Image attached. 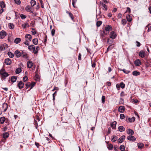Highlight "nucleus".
Masks as SVG:
<instances>
[{"instance_id":"obj_64","label":"nucleus","mask_w":151,"mask_h":151,"mask_svg":"<svg viewBox=\"0 0 151 151\" xmlns=\"http://www.w3.org/2000/svg\"><path fill=\"white\" fill-rule=\"evenodd\" d=\"M124 96V93L123 91H122L120 94V96Z\"/></svg>"},{"instance_id":"obj_12","label":"nucleus","mask_w":151,"mask_h":151,"mask_svg":"<svg viewBox=\"0 0 151 151\" xmlns=\"http://www.w3.org/2000/svg\"><path fill=\"white\" fill-rule=\"evenodd\" d=\"M118 110L120 112L123 113L125 111V108L123 106H120Z\"/></svg>"},{"instance_id":"obj_31","label":"nucleus","mask_w":151,"mask_h":151,"mask_svg":"<svg viewBox=\"0 0 151 151\" xmlns=\"http://www.w3.org/2000/svg\"><path fill=\"white\" fill-rule=\"evenodd\" d=\"M107 147L109 150H111L113 148V145L112 144H109L107 145Z\"/></svg>"},{"instance_id":"obj_53","label":"nucleus","mask_w":151,"mask_h":151,"mask_svg":"<svg viewBox=\"0 0 151 151\" xmlns=\"http://www.w3.org/2000/svg\"><path fill=\"white\" fill-rule=\"evenodd\" d=\"M20 16L22 19H25L26 17V16L25 15H24L23 14H21Z\"/></svg>"},{"instance_id":"obj_39","label":"nucleus","mask_w":151,"mask_h":151,"mask_svg":"<svg viewBox=\"0 0 151 151\" xmlns=\"http://www.w3.org/2000/svg\"><path fill=\"white\" fill-rule=\"evenodd\" d=\"M21 71L22 70L20 68H18L16 70V73L17 74H18L20 73L21 72Z\"/></svg>"},{"instance_id":"obj_25","label":"nucleus","mask_w":151,"mask_h":151,"mask_svg":"<svg viewBox=\"0 0 151 151\" xmlns=\"http://www.w3.org/2000/svg\"><path fill=\"white\" fill-rule=\"evenodd\" d=\"M126 19L129 22L132 21V17L129 14L127 15L126 17Z\"/></svg>"},{"instance_id":"obj_55","label":"nucleus","mask_w":151,"mask_h":151,"mask_svg":"<svg viewBox=\"0 0 151 151\" xmlns=\"http://www.w3.org/2000/svg\"><path fill=\"white\" fill-rule=\"evenodd\" d=\"M120 118L121 119H123L125 117V116L123 114H120Z\"/></svg>"},{"instance_id":"obj_49","label":"nucleus","mask_w":151,"mask_h":151,"mask_svg":"<svg viewBox=\"0 0 151 151\" xmlns=\"http://www.w3.org/2000/svg\"><path fill=\"white\" fill-rule=\"evenodd\" d=\"M122 70L124 73H126V74H128L130 72V71H129L125 69H123L122 70Z\"/></svg>"},{"instance_id":"obj_16","label":"nucleus","mask_w":151,"mask_h":151,"mask_svg":"<svg viewBox=\"0 0 151 151\" xmlns=\"http://www.w3.org/2000/svg\"><path fill=\"white\" fill-rule=\"evenodd\" d=\"M40 50V47L39 46H37L36 47V48L35 47V50L33 51V52L35 54H37L39 50Z\"/></svg>"},{"instance_id":"obj_41","label":"nucleus","mask_w":151,"mask_h":151,"mask_svg":"<svg viewBox=\"0 0 151 151\" xmlns=\"http://www.w3.org/2000/svg\"><path fill=\"white\" fill-rule=\"evenodd\" d=\"M102 22L101 21H99L97 22L96 25L97 27H99L102 24Z\"/></svg>"},{"instance_id":"obj_47","label":"nucleus","mask_w":151,"mask_h":151,"mask_svg":"<svg viewBox=\"0 0 151 151\" xmlns=\"http://www.w3.org/2000/svg\"><path fill=\"white\" fill-rule=\"evenodd\" d=\"M123 103H124V99L122 98H120V101L119 102V104H122Z\"/></svg>"},{"instance_id":"obj_38","label":"nucleus","mask_w":151,"mask_h":151,"mask_svg":"<svg viewBox=\"0 0 151 151\" xmlns=\"http://www.w3.org/2000/svg\"><path fill=\"white\" fill-rule=\"evenodd\" d=\"M8 55L10 58H12L14 56V55L13 53L10 52H8Z\"/></svg>"},{"instance_id":"obj_19","label":"nucleus","mask_w":151,"mask_h":151,"mask_svg":"<svg viewBox=\"0 0 151 151\" xmlns=\"http://www.w3.org/2000/svg\"><path fill=\"white\" fill-rule=\"evenodd\" d=\"M100 4L103 6V8H102L103 10H105V11H107V7L106 5L104 4L102 2H100Z\"/></svg>"},{"instance_id":"obj_51","label":"nucleus","mask_w":151,"mask_h":151,"mask_svg":"<svg viewBox=\"0 0 151 151\" xmlns=\"http://www.w3.org/2000/svg\"><path fill=\"white\" fill-rule=\"evenodd\" d=\"M105 96H102L101 100L102 103L103 104H104L105 102Z\"/></svg>"},{"instance_id":"obj_21","label":"nucleus","mask_w":151,"mask_h":151,"mask_svg":"<svg viewBox=\"0 0 151 151\" xmlns=\"http://www.w3.org/2000/svg\"><path fill=\"white\" fill-rule=\"evenodd\" d=\"M127 133L129 134L132 135L134 134V132L132 129H129L127 130Z\"/></svg>"},{"instance_id":"obj_27","label":"nucleus","mask_w":151,"mask_h":151,"mask_svg":"<svg viewBox=\"0 0 151 151\" xmlns=\"http://www.w3.org/2000/svg\"><path fill=\"white\" fill-rule=\"evenodd\" d=\"M32 42L33 44L36 45H37L38 43V40L37 38L33 39L32 40Z\"/></svg>"},{"instance_id":"obj_22","label":"nucleus","mask_w":151,"mask_h":151,"mask_svg":"<svg viewBox=\"0 0 151 151\" xmlns=\"http://www.w3.org/2000/svg\"><path fill=\"white\" fill-rule=\"evenodd\" d=\"M9 136V134L8 132H6L4 133L3 134V137L4 139H6Z\"/></svg>"},{"instance_id":"obj_28","label":"nucleus","mask_w":151,"mask_h":151,"mask_svg":"<svg viewBox=\"0 0 151 151\" xmlns=\"http://www.w3.org/2000/svg\"><path fill=\"white\" fill-rule=\"evenodd\" d=\"M66 13L69 14V17L71 18L72 20H73L74 19V17L73 14L71 12H69L68 11H67L66 12Z\"/></svg>"},{"instance_id":"obj_60","label":"nucleus","mask_w":151,"mask_h":151,"mask_svg":"<svg viewBox=\"0 0 151 151\" xmlns=\"http://www.w3.org/2000/svg\"><path fill=\"white\" fill-rule=\"evenodd\" d=\"M126 12H128L129 13H130V9L129 7H127V9Z\"/></svg>"},{"instance_id":"obj_62","label":"nucleus","mask_w":151,"mask_h":151,"mask_svg":"<svg viewBox=\"0 0 151 151\" xmlns=\"http://www.w3.org/2000/svg\"><path fill=\"white\" fill-rule=\"evenodd\" d=\"M105 35H107V34L105 33V32L104 31L103 32V33L101 35V36L102 37V38H103V37H104L105 36H104Z\"/></svg>"},{"instance_id":"obj_8","label":"nucleus","mask_w":151,"mask_h":151,"mask_svg":"<svg viewBox=\"0 0 151 151\" xmlns=\"http://www.w3.org/2000/svg\"><path fill=\"white\" fill-rule=\"evenodd\" d=\"M24 85V83L22 81H21L19 82L18 83L17 86L19 89H21L23 87V86Z\"/></svg>"},{"instance_id":"obj_6","label":"nucleus","mask_w":151,"mask_h":151,"mask_svg":"<svg viewBox=\"0 0 151 151\" xmlns=\"http://www.w3.org/2000/svg\"><path fill=\"white\" fill-rule=\"evenodd\" d=\"M125 138V136L124 135H123L121 136L120 138L118 140V142L119 143H121L122 142Z\"/></svg>"},{"instance_id":"obj_26","label":"nucleus","mask_w":151,"mask_h":151,"mask_svg":"<svg viewBox=\"0 0 151 151\" xmlns=\"http://www.w3.org/2000/svg\"><path fill=\"white\" fill-rule=\"evenodd\" d=\"M5 120V118L4 117L0 118V123L3 124Z\"/></svg>"},{"instance_id":"obj_11","label":"nucleus","mask_w":151,"mask_h":151,"mask_svg":"<svg viewBox=\"0 0 151 151\" xmlns=\"http://www.w3.org/2000/svg\"><path fill=\"white\" fill-rule=\"evenodd\" d=\"M14 54L17 58L19 57L22 55L21 53L18 50L15 51Z\"/></svg>"},{"instance_id":"obj_56","label":"nucleus","mask_w":151,"mask_h":151,"mask_svg":"<svg viewBox=\"0 0 151 151\" xmlns=\"http://www.w3.org/2000/svg\"><path fill=\"white\" fill-rule=\"evenodd\" d=\"M28 79L27 77V76H25L23 77V81L24 82H26V80Z\"/></svg>"},{"instance_id":"obj_63","label":"nucleus","mask_w":151,"mask_h":151,"mask_svg":"<svg viewBox=\"0 0 151 151\" xmlns=\"http://www.w3.org/2000/svg\"><path fill=\"white\" fill-rule=\"evenodd\" d=\"M116 88L119 90L120 88V85H119L118 84H117L116 85Z\"/></svg>"},{"instance_id":"obj_52","label":"nucleus","mask_w":151,"mask_h":151,"mask_svg":"<svg viewBox=\"0 0 151 151\" xmlns=\"http://www.w3.org/2000/svg\"><path fill=\"white\" fill-rule=\"evenodd\" d=\"M15 3L17 4H19L21 3L20 0H14Z\"/></svg>"},{"instance_id":"obj_15","label":"nucleus","mask_w":151,"mask_h":151,"mask_svg":"<svg viewBox=\"0 0 151 151\" xmlns=\"http://www.w3.org/2000/svg\"><path fill=\"white\" fill-rule=\"evenodd\" d=\"M33 65V63L31 61H29L27 63V67L29 68H31Z\"/></svg>"},{"instance_id":"obj_7","label":"nucleus","mask_w":151,"mask_h":151,"mask_svg":"<svg viewBox=\"0 0 151 151\" xmlns=\"http://www.w3.org/2000/svg\"><path fill=\"white\" fill-rule=\"evenodd\" d=\"M7 48V45L6 44L4 43L1 45L0 48L1 50H4Z\"/></svg>"},{"instance_id":"obj_17","label":"nucleus","mask_w":151,"mask_h":151,"mask_svg":"<svg viewBox=\"0 0 151 151\" xmlns=\"http://www.w3.org/2000/svg\"><path fill=\"white\" fill-rule=\"evenodd\" d=\"M105 29L106 31H110L112 30V27L111 25H108L105 27Z\"/></svg>"},{"instance_id":"obj_2","label":"nucleus","mask_w":151,"mask_h":151,"mask_svg":"<svg viewBox=\"0 0 151 151\" xmlns=\"http://www.w3.org/2000/svg\"><path fill=\"white\" fill-rule=\"evenodd\" d=\"M7 33L4 30H2L0 32V38L1 39H3L7 35Z\"/></svg>"},{"instance_id":"obj_20","label":"nucleus","mask_w":151,"mask_h":151,"mask_svg":"<svg viewBox=\"0 0 151 151\" xmlns=\"http://www.w3.org/2000/svg\"><path fill=\"white\" fill-rule=\"evenodd\" d=\"M118 129L121 132L124 131L125 130V129L124 127L122 126H121L119 127Z\"/></svg>"},{"instance_id":"obj_18","label":"nucleus","mask_w":151,"mask_h":151,"mask_svg":"<svg viewBox=\"0 0 151 151\" xmlns=\"http://www.w3.org/2000/svg\"><path fill=\"white\" fill-rule=\"evenodd\" d=\"M35 46L34 45H29V46L28 47V48L29 50L32 51V50L33 51V50H35Z\"/></svg>"},{"instance_id":"obj_48","label":"nucleus","mask_w":151,"mask_h":151,"mask_svg":"<svg viewBox=\"0 0 151 151\" xmlns=\"http://www.w3.org/2000/svg\"><path fill=\"white\" fill-rule=\"evenodd\" d=\"M31 87L30 88V89H32L33 88V87L34 86H35V83L34 82H32L31 83Z\"/></svg>"},{"instance_id":"obj_29","label":"nucleus","mask_w":151,"mask_h":151,"mask_svg":"<svg viewBox=\"0 0 151 151\" xmlns=\"http://www.w3.org/2000/svg\"><path fill=\"white\" fill-rule=\"evenodd\" d=\"M8 26L10 29H13L14 28V25L12 23H9Z\"/></svg>"},{"instance_id":"obj_35","label":"nucleus","mask_w":151,"mask_h":151,"mask_svg":"<svg viewBox=\"0 0 151 151\" xmlns=\"http://www.w3.org/2000/svg\"><path fill=\"white\" fill-rule=\"evenodd\" d=\"M113 138L111 139V141L113 142H115L117 139L118 137L116 136H113Z\"/></svg>"},{"instance_id":"obj_57","label":"nucleus","mask_w":151,"mask_h":151,"mask_svg":"<svg viewBox=\"0 0 151 151\" xmlns=\"http://www.w3.org/2000/svg\"><path fill=\"white\" fill-rule=\"evenodd\" d=\"M55 30L54 29H53L51 31V33L52 35V36H53L54 35L55 33Z\"/></svg>"},{"instance_id":"obj_10","label":"nucleus","mask_w":151,"mask_h":151,"mask_svg":"<svg viewBox=\"0 0 151 151\" xmlns=\"http://www.w3.org/2000/svg\"><path fill=\"white\" fill-rule=\"evenodd\" d=\"M139 56L141 58H144L145 56V52L141 51L139 53Z\"/></svg>"},{"instance_id":"obj_40","label":"nucleus","mask_w":151,"mask_h":151,"mask_svg":"<svg viewBox=\"0 0 151 151\" xmlns=\"http://www.w3.org/2000/svg\"><path fill=\"white\" fill-rule=\"evenodd\" d=\"M119 149L121 151H124L125 150V147L123 145H121L119 147Z\"/></svg>"},{"instance_id":"obj_42","label":"nucleus","mask_w":151,"mask_h":151,"mask_svg":"<svg viewBox=\"0 0 151 151\" xmlns=\"http://www.w3.org/2000/svg\"><path fill=\"white\" fill-rule=\"evenodd\" d=\"M120 87L122 88H124L125 87V85L123 82H121L120 83Z\"/></svg>"},{"instance_id":"obj_13","label":"nucleus","mask_w":151,"mask_h":151,"mask_svg":"<svg viewBox=\"0 0 151 151\" xmlns=\"http://www.w3.org/2000/svg\"><path fill=\"white\" fill-rule=\"evenodd\" d=\"M117 122L116 121H114L113 122L110 124L111 127L113 129H116V127Z\"/></svg>"},{"instance_id":"obj_37","label":"nucleus","mask_w":151,"mask_h":151,"mask_svg":"<svg viewBox=\"0 0 151 151\" xmlns=\"http://www.w3.org/2000/svg\"><path fill=\"white\" fill-rule=\"evenodd\" d=\"M0 6L1 9H3L5 6V4L4 2L2 1L1 2Z\"/></svg>"},{"instance_id":"obj_36","label":"nucleus","mask_w":151,"mask_h":151,"mask_svg":"<svg viewBox=\"0 0 151 151\" xmlns=\"http://www.w3.org/2000/svg\"><path fill=\"white\" fill-rule=\"evenodd\" d=\"M31 6H33L36 4V1L34 0H31L30 1Z\"/></svg>"},{"instance_id":"obj_5","label":"nucleus","mask_w":151,"mask_h":151,"mask_svg":"<svg viewBox=\"0 0 151 151\" xmlns=\"http://www.w3.org/2000/svg\"><path fill=\"white\" fill-rule=\"evenodd\" d=\"M116 37V35L115 32L114 31H112L111 32L110 34V37L111 38L114 39Z\"/></svg>"},{"instance_id":"obj_54","label":"nucleus","mask_w":151,"mask_h":151,"mask_svg":"<svg viewBox=\"0 0 151 151\" xmlns=\"http://www.w3.org/2000/svg\"><path fill=\"white\" fill-rule=\"evenodd\" d=\"M77 0H72V5L74 7H75V4Z\"/></svg>"},{"instance_id":"obj_50","label":"nucleus","mask_w":151,"mask_h":151,"mask_svg":"<svg viewBox=\"0 0 151 151\" xmlns=\"http://www.w3.org/2000/svg\"><path fill=\"white\" fill-rule=\"evenodd\" d=\"M113 46H112V45H110L107 48V51H108L109 50L112 49L113 48Z\"/></svg>"},{"instance_id":"obj_32","label":"nucleus","mask_w":151,"mask_h":151,"mask_svg":"<svg viewBox=\"0 0 151 151\" xmlns=\"http://www.w3.org/2000/svg\"><path fill=\"white\" fill-rule=\"evenodd\" d=\"M3 108L5 107V109H4V111H6L8 108V105L6 103H4L3 104Z\"/></svg>"},{"instance_id":"obj_45","label":"nucleus","mask_w":151,"mask_h":151,"mask_svg":"<svg viewBox=\"0 0 151 151\" xmlns=\"http://www.w3.org/2000/svg\"><path fill=\"white\" fill-rule=\"evenodd\" d=\"M127 22L126 20L125 19H123L122 20V23L124 25L126 24Z\"/></svg>"},{"instance_id":"obj_34","label":"nucleus","mask_w":151,"mask_h":151,"mask_svg":"<svg viewBox=\"0 0 151 151\" xmlns=\"http://www.w3.org/2000/svg\"><path fill=\"white\" fill-rule=\"evenodd\" d=\"M135 118L134 117H133L132 118H129V121L128 122H133L135 121Z\"/></svg>"},{"instance_id":"obj_30","label":"nucleus","mask_w":151,"mask_h":151,"mask_svg":"<svg viewBox=\"0 0 151 151\" xmlns=\"http://www.w3.org/2000/svg\"><path fill=\"white\" fill-rule=\"evenodd\" d=\"M132 74L134 76H137L139 75L140 73L136 71H134L133 72Z\"/></svg>"},{"instance_id":"obj_1","label":"nucleus","mask_w":151,"mask_h":151,"mask_svg":"<svg viewBox=\"0 0 151 151\" xmlns=\"http://www.w3.org/2000/svg\"><path fill=\"white\" fill-rule=\"evenodd\" d=\"M0 74L2 78L7 77L9 76V74L6 72L5 71V70L2 69L0 70Z\"/></svg>"},{"instance_id":"obj_61","label":"nucleus","mask_w":151,"mask_h":151,"mask_svg":"<svg viewBox=\"0 0 151 151\" xmlns=\"http://www.w3.org/2000/svg\"><path fill=\"white\" fill-rule=\"evenodd\" d=\"M59 90V88L58 87L55 86L54 87V88L52 90V91H53L55 90H56L58 91Z\"/></svg>"},{"instance_id":"obj_43","label":"nucleus","mask_w":151,"mask_h":151,"mask_svg":"<svg viewBox=\"0 0 151 151\" xmlns=\"http://www.w3.org/2000/svg\"><path fill=\"white\" fill-rule=\"evenodd\" d=\"M31 83L30 82H28L26 84V88H27L29 87H31Z\"/></svg>"},{"instance_id":"obj_58","label":"nucleus","mask_w":151,"mask_h":151,"mask_svg":"<svg viewBox=\"0 0 151 151\" xmlns=\"http://www.w3.org/2000/svg\"><path fill=\"white\" fill-rule=\"evenodd\" d=\"M141 45L140 43L139 42L137 41L136 42V45L137 47H139Z\"/></svg>"},{"instance_id":"obj_4","label":"nucleus","mask_w":151,"mask_h":151,"mask_svg":"<svg viewBox=\"0 0 151 151\" xmlns=\"http://www.w3.org/2000/svg\"><path fill=\"white\" fill-rule=\"evenodd\" d=\"M127 139L133 142L135 141L136 139L135 137L132 135L129 136L127 137Z\"/></svg>"},{"instance_id":"obj_9","label":"nucleus","mask_w":151,"mask_h":151,"mask_svg":"<svg viewBox=\"0 0 151 151\" xmlns=\"http://www.w3.org/2000/svg\"><path fill=\"white\" fill-rule=\"evenodd\" d=\"M4 63L7 65H9L11 64L12 61L9 58H7L5 59Z\"/></svg>"},{"instance_id":"obj_44","label":"nucleus","mask_w":151,"mask_h":151,"mask_svg":"<svg viewBox=\"0 0 151 151\" xmlns=\"http://www.w3.org/2000/svg\"><path fill=\"white\" fill-rule=\"evenodd\" d=\"M31 8L29 6H27L25 8V10L28 12L30 11V9Z\"/></svg>"},{"instance_id":"obj_23","label":"nucleus","mask_w":151,"mask_h":151,"mask_svg":"<svg viewBox=\"0 0 151 151\" xmlns=\"http://www.w3.org/2000/svg\"><path fill=\"white\" fill-rule=\"evenodd\" d=\"M21 40L20 38H16L14 40V43L16 44H18L20 42Z\"/></svg>"},{"instance_id":"obj_46","label":"nucleus","mask_w":151,"mask_h":151,"mask_svg":"<svg viewBox=\"0 0 151 151\" xmlns=\"http://www.w3.org/2000/svg\"><path fill=\"white\" fill-rule=\"evenodd\" d=\"M22 27L24 28H26L27 27H29L28 24L27 23H26L24 25H22Z\"/></svg>"},{"instance_id":"obj_3","label":"nucleus","mask_w":151,"mask_h":151,"mask_svg":"<svg viewBox=\"0 0 151 151\" xmlns=\"http://www.w3.org/2000/svg\"><path fill=\"white\" fill-rule=\"evenodd\" d=\"M25 39L26 41H30L32 38V36L29 34H27L25 36Z\"/></svg>"},{"instance_id":"obj_33","label":"nucleus","mask_w":151,"mask_h":151,"mask_svg":"<svg viewBox=\"0 0 151 151\" xmlns=\"http://www.w3.org/2000/svg\"><path fill=\"white\" fill-rule=\"evenodd\" d=\"M144 144L142 143H138L137 144L138 147L139 149H142L144 147Z\"/></svg>"},{"instance_id":"obj_14","label":"nucleus","mask_w":151,"mask_h":151,"mask_svg":"<svg viewBox=\"0 0 151 151\" xmlns=\"http://www.w3.org/2000/svg\"><path fill=\"white\" fill-rule=\"evenodd\" d=\"M135 65L136 66H139L141 64V62L139 59L136 60L134 62Z\"/></svg>"},{"instance_id":"obj_59","label":"nucleus","mask_w":151,"mask_h":151,"mask_svg":"<svg viewBox=\"0 0 151 151\" xmlns=\"http://www.w3.org/2000/svg\"><path fill=\"white\" fill-rule=\"evenodd\" d=\"M29 41H25L24 42V44L25 45H27V46H28V45H29Z\"/></svg>"},{"instance_id":"obj_24","label":"nucleus","mask_w":151,"mask_h":151,"mask_svg":"<svg viewBox=\"0 0 151 151\" xmlns=\"http://www.w3.org/2000/svg\"><path fill=\"white\" fill-rule=\"evenodd\" d=\"M17 79V77L15 76H12L11 79V81L12 82H15Z\"/></svg>"}]
</instances>
